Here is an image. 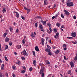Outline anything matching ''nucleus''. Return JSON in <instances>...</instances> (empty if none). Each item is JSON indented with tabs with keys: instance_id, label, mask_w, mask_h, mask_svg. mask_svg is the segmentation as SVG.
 <instances>
[{
	"instance_id": "f257e3e1",
	"label": "nucleus",
	"mask_w": 77,
	"mask_h": 77,
	"mask_svg": "<svg viewBox=\"0 0 77 77\" xmlns=\"http://www.w3.org/2000/svg\"><path fill=\"white\" fill-rule=\"evenodd\" d=\"M66 5H67V6H69V7H71L74 6V4H73V2H69V0L67 1V2H66Z\"/></svg>"
},
{
	"instance_id": "f03ea898",
	"label": "nucleus",
	"mask_w": 77,
	"mask_h": 77,
	"mask_svg": "<svg viewBox=\"0 0 77 77\" xmlns=\"http://www.w3.org/2000/svg\"><path fill=\"white\" fill-rule=\"evenodd\" d=\"M44 67L43 66H41V69L39 72L40 74H42V72H43L44 71Z\"/></svg>"
},
{
	"instance_id": "7ed1b4c3",
	"label": "nucleus",
	"mask_w": 77,
	"mask_h": 77,
	"mask_svg": "<svg viewBox=\"0 0 77 77\" xmlns=\"http://www.w3.org/2000/svg\"><path fill=\"white\" fill-rule=\"evenodd\" d=\"M23 54V55H24V56H27V52H26V50H24V51L21 52V54H22V53Z\"/></svg>"
},
{
	"instance_id": "20e7f679",
	"label": "nucleus",
	"mask_w": 77,
	"mask_h": 77,
	"mask_svg": "<svg viewBox=\"0 0 77 77\" xmlns=\"http://www.w3.org/2000/svg\"><path fill=\"white\" fill-rule=\"evenodd\" d=\"M71 36L72 37H75L76 36V33L75 32H72L71 33Z\"/></svg>"
},
{
	"instance_id": "39448f33",
	"label": "nucleus",
	"mask_w": 77,
	"mask_h": 77,
	"mask_svg": "<svg viewBox=\"0 0 77 77\" xmlns=\"http://www.w3.org/2000/svg\"><path fill=\"white\" fill-rule=\"evenodd\" d=\"M64 12L65 14L67 16H68L69 15V12H68V11H67L66 10H64Z\"/></svg>"
},
{
	"instance_id": "423d86ee",
	"label": "nucleus",
	"mask_w": 77,
	"mask_h": 77,
	"mask_svg": "<svg viewBox=\"0 0 77 77\" xmlns=\"http://www.w3.org/2000/svg\"><path fill=\"white\" fill-rule=\"evenodd\" d=\"M2 70H3L5 69V64H2L1 67Z\"/></svg>"
},
{
	"instance_id": "0eeeda50",
	"label": "nucleus",
	"mask_w": 77,
	"mask_h": 77,
	"mask_svg": "<svg viewBox=\"0 0 77 77\" xmlns=\"http://www.w3.org/2000/svg\"><path fill=\"white\" fill-rule=\"evenodd\" d=\"M70 65L72 67V68H74V63L72 62L71 61L70 62Z\"/></svg>"
},
{
	"instance_id": "6e6552de",
	"label": "nucleus",
	"mask_w": 77,
	"mask_h": 77,
	"mask_svg": "<svg viewBox=\"0 0 77 77\" xmlns=\"http://www.w3.org/2000/svg\"><path fill=\"white\" fill-rule=\"evenodd\" d=\"M45 51H46V52H47V53H48V52H50V51H51V50H50V49H48V48H46L45 49Z\"/></svg>"
},
{
	"instance_id": "1a4fd4ad",
	"label": "nucleus",
	"mask_w": 77,
	"mask_h": 77,
	"mask_svg": "<svg viewBox=\"0 0 77 77\" xmlns=\"http://www.w3.org/2000/svg\"><path fill=\"white\" fill-rule=\"evenodd\" d=\"M44 40H45V39L43 38H42L41 39V40H42L41 43L42 45H44Z\"/></svg>"
},
{
	"instance_id": "9d476101",
	"label": "nucleus",
	"mask_w": 77,
	"mask_h": 77,
	"mask_svg": "<svg viewBox=\"0 0 77 77\" xmlns=\"http://www.w3.org/2000/svg\"><path fill=\"white\" fill-rule=\"evenodd\" d=\"M35 50L37 51H39V48H38V47L37 46H36L35 47Z\"/></svg>"
},
{
	"instance_id": "9b49d317",
	"label": "nucleus",
	"mask_w": 77,
	"mask_h": 77,
	"mask_svg": "<svg viewBox=\"0 0 77 77\" xmlns=\"http://www.w3.org/2000/svg\"><path fill=\"white\" fill-rule=\"evenodd\" d=\"M9 41V38L8 37H6L5 39V42H8Z\"/></svg>"
},
{
	"instance_id": "f8f14e48",
	"label": "nucleus",
	"mask_w": 77,
	"mask_h": 77,
	"mask_svg": "<svg viewBox=\"0 0 77 77\" xmlns=\"http://www.w3.org/2000/svg\"><path fill=\"white\" fill-rule=\"evenodd\" d=\"M14 13H16V17L17 18H18L19 17V14H18V13L16 12V11H14Z\"/></svg>"
},
{
	"instance_id": "ddd939ff",
	"label": "nucleus",
	"mask_w": 77,
	"mask_h": 77,
	"mask_svg": "<svg viewBox=\"0 0 77 77\" xmlns=\"http://www.w3.org/2000/svg\"><path fill=\"white\" fill-rule=\"evenodd\" d=\"M42 21L43 23V25H45V24H46V21H43V20H42L41 21V23L42 22Z\"/></svg>"
},
{
	"instance_id": "4468645a",
	"label": "nucleus",
	"mask_w": 77,
	"mask_h": 77,
	"mask_svg": "<svg viewBox=\"0 0 77 77\" xmlns=\"http://www.w3.org/2000/svg\"><path fill=\"white\" fill-rule=\"evenodd\" d=\"M44 4L45 5H48V2L47 0H45L44 2Z\"/></svg>"
},
{
	"instance_id": "2eb2a0df",
	"label": "nucleus",
	"mask_w": 77,
	"mask_h": 77,
	"mask_svg": "<svg viewBox=\"0 0 77 77\" xmlns=\"http://www.w3.org/2000/svg\"><path fill=\"white\" fill-rule=\"evenodd\" d=\"M59 52H60L59 50H57V51H55V54H59Z\"/></svg>"
},
{
	"instance_id": "dca6fc26",
	"label": "nucleus",
	"mask_w": 77,
	"mask_h": 77,
	"mask_svg": "<svg viewBox=\"0 0 77 77\" xmlns=\"http://www.w3.org/2000/svg\"><path fill=\"white\" fill-rule=\"evenodd\" d=\"M39 29H43V27H42V26L41 24H39Z\"/></svg>"
},
{
	"instance_id": "f3484780",
	"label": "nucleus",
	"mask_w": 77,
	"mask_h": 77,
	"mask_svg": "<svg viewBox=\"0 0 77 77\" xmlns=\"http://www.w3.org/2000/svg\"><path fill=\"white\" fill-rule=\"evenodd\" d=\"M16 48L18 49H19L21 48V45H18L16 47Z\"/></svg>"
},
{
	"instance_id": "a211bd4d",
	"label": "nucleus",
	"mask_w": 77,
	"mask_h": 77,
	"mask_svg": "<svg viewBox=\"0 0 77 77\" xmlns=\"http://www.w3.org/2000/svg\"><path fill=\"white\" fill-rule=\"evenodd\" d=\"M59 15V13H58L55 15V19H57V16Z\"/></svg>"
},
{
	"instance_id": "6ab92c4d",
	"label": "nucleus",
	"mask_w": 77,
	"mask_h": 77,
	"mask_svg": "<svg viewBox=\"0 0 77 77\" xmlns=\"http://www.w3.org/2000/svg\"><path fill=\"white\" fill-rule=\"evenodd\" d=\"M59 15V13H58L55 15V19H57V16Z\"/></svg>"
},
{
	"instance_id": "aec40b11",
	"label": "nucleus",
	"mask_w": 77,
	"mask_h": 77,
	"mask_svg": "<svg viewBox=\"0 0 77 77\" xmlns=\"http://www.w3.org/2000/svg\"><path fill=\"white\" fill-rule=\"evenodd\" d=\"M59 15V13H58L55 15V19H57V16Z\"/></svg>"
},
{
	"instance_id": "412c9836",
	"label": "nucleus",
	"mask_w": 77,
	"mask_h": 77,
	"mask_svg": "<svg viewBox=\"0 0 77 77\" xmlns=\"http://www.w3.org/2000/svg\"><path fill=\"white\" fill-rule=\"evenodd\" d=\"M33 63L35 66H36V60H34L33 61Z\"/></svg>"
},
{
	"instance_id": "4be33fe9",
	"label": "nucleus",
	"mask_w": 77,
	"mask_h": 77,
	"mask_svg": "<svg viewBox=\"0 0 77 77\" xmlns=\"http://www.w3.org/2000/svg\"><path fill=\"white\" fill-rule=\"evenodd\" d=\"M56 26H57V27H60V24L59 23H57L56 24Z\"/></svg>"
},
{
	"instance_id": "5701e85b",
	"label": "nucleus",
	"mask_w": 77,
	"mask_h": 77,
	"mask_svg": "<svg viewBox=\"0 0 77 77\" xmlns=\"http://www.w3.org/2000/svg\"><path fill=\"white\" fill-rule=\"evenodd\" d=\"M0 77H4V75L1 72H0Z\"/></svg>"
},
{
	"instance_id": "b1692460",
	"label": "nucleus",
	"mask_w": 77,
	"mask_h": 77,
	"mask_svg": "<svg viewBox=\"0 0 77 77\" xmlns=\"http://www.w3.org/2000/svg\"><path fill=\"white\" fill-rule=\"evenodd\" d=\"M2 11L3 12V13H5V12H6V9H5V8H3Z\"/></svg>"
},
{
	"instance_id": "393cba45",
	"label": "nucleus",
	"mask_w": 77,
	"mask_h": 77,
	"mask_svg": "<svg viewBox=\"0 0 77 77\" xmlns=\"http://www.w3.org/2000/svg\"><path fill=\"white\" fill-rule=\"evenodd\" d=\"M45 62L47 64H48H48H50V62L48 60H46L45 61Z\"/></svg>"
},
{
	"instance_id": "a878e982",
	"label": "nucleus",
	"mask_w": 77,
	"mask_h": 77,
	"mask_svg": "<svg viewBox=\"0 0 77 77\" xmlns=\"http://www.w3.org/2000/svg\"><path fill=\"white\" fill-rule=\"evenodd\" d=\"M12 30H13V29L12 27H11V26H10V30L11 32H12Z\"/></svg>"
},
{
	"instance_id": "bb28decb",
	"label": "nucleus",
	"mask_w": 77,
	"mask_h": 77,
	"mask_svg": "<svg viewBox=\"0 0 77 77\" xmlns=\"http://www.w3.org/2000/svg\"><path fill=\"white\" fill-rule=\"evenodd\" d=\"M30 9H28L27 10V13L28 14L30 12Z\"/></svg>"
},
{
	"instance_id": "cd10ccee",
	"label": "nucleus",
	"mask_w": 77,
	"mask_h": 77,
	"mask_svg": "<svg viewBox=\"0 0 77 77\" xmlns=\"http://www.w3.org/2000/svg\"><path fill=\"white\" fill-rule=\"evenodd\" d=\"M7 35V33L6 32H5V33H4V35H3V36L4 38H5V37H6Z\"/></svg>"
},
{
	"instance_id": "c85d7f7f",
	"label": "nucleus",
	"mask_w": 77,
	"mask_h": 77,
	"mask_svg": "<svg viewBox=\"0 0 77 77\" xmlns=\"http://www.w3.org/2000/svg\"><path fill=\"white\" fill-rule=\"evenodd\" d=\"M48 53V54L49 55H50V56H51V55H52V54H51V52L50 51Z\"/></svg>"
},
{
	"instance_id": "c756f323",
	"label": "nucleus",
	"mask_w": 77,
	"mask_h": 77,
	"mask_svg": "<svg viewBox=\"0 0 77 77\" xmlns=\"http://www.w3.org/2000/svg\"><path fill=\"white\" fill-rule=\"evenodd\" d=\"M36 18H39L40 19H41H41H42V17H41L40 16H37V17H35Z\"/></svg>"
},
{
	"instance_id": "7c9ffc66",
	"label": "nucleus",
	"mask_w": 77,
	"mask_h": 77,
	"mask_svg": "<svg viewBox=\"0 0 77 77\" xmlns=\"http://www.w3.org/2000/svg\"><path fill=\"white\" fill-rule=\"evenodd\" d=\"M74 60H77V54H76L75 58H74Z\"/></svg>"
},
{
	"instance_id": "2f4dec72",
	"label": "nucleus",
	"mask_w": 77,
	"mask_h": 77,
	"mask_svg": "<svg viewBox=\"0 0 77 77\" xmlns=\"http://www.w3.org/2000/svg\"><path fill=\"white\" fill-rule=\"evenodd\" d=\"M8 46L7 45H5V50H6V49H8Z\"/></svg>"
},
{
	"instance_id": "473e14b6",
	"label": "nucleus",
	"mask_w": 77,
	"mask_h": 77,
	"mask_svg": "<svg viewBox=\"0 0 77 77\" xmlns=\"http://www.w3.org/2000/svg\"><path fill=\"white\" fill-rule=\"evenodd\" d=\"M4 57L6 61H7V62H8V59L7 58V57Z\"/></svg>"
},
{
	"instance_id": "72a5a7b5",
	"label": "nucleus",
	"mask_w": 77,
	"mask_h": 77,
	"mask_svg": "<svg viewBox=\"0 0 77 77\" xmlns=\"http://www.w3.org/2000/svg\"><path fill=\"white\" fill-rule=\"evenodd\" d=\"M21 73L22 74H24V73H25L26 72V71L25 70H23L21 72Z\"/></svg>"
},
{
	"instance_id": "f704fd0d",
	"label": "nucleus",
	"mask_w": 77,
	"mask_h": 77,
	"mask_svg": "<svg viewBox=\"0 0 77 77\" xmlns=\"http://www.w3.org/2000/svg\"><path fill=\"white\" fill-rule=\"evenodd\" d=\"M54 32L55 33H56V32H57V31L56 30V28H54Z\"/></svg>"
},
{
	"instance_id": "c9c22d12",
	"label": "nucleus",
	"mask_w": 77,
	"mask_h": 77,
	"mask_svg": "<svg viewBox=\"0 0 77 77\" xmlns=\"http://www.w3.org/2000/svg\"><path fill=\"white\" fill-rule=\"evenodd\" d=\"M68 39H73L74 38L72 37H67Z\"/></svg>"
},
{
	"instance_id": "e433bc0d",
	"label": "nucleus",
	"mask_w": 77,
	"mask_h": 77,
	"mask_svg": "<svg viewBox=\"0 0 77 77\" xmlns=\"http://www.w3.org/2000/svg\"><path fill=\"white\" fill-rule=\"evenodd\" d=\"M32 70H33V69L32 68V67H30L29 68V71H32Z\"/></svg>"
},
{
	"instance_id": "4c0bfd02",
	"label": "nucleus",
	"mask_w": 77,
	"mask_h": 77,
	"mask_svg": "<svg viewBox=\"0 0 77 77\" xmlns=\"http://www.w3.org/2000/svg\"><path fill=\"white\" fill-rule=\"evenodd\" d=\"M32 52L33 53V56H35V51H32Z\"/></svg>"
},
{
	"instance_id": "58836bf2",
	"label": "nucleus",
	"mask_w": 77,
	"mask_h": 77,
	"mask_svg": "<svg viewBox=\"0 0 77 77\" xmlns=\"http://www.w3.org/2000/svg\"><path fill=\"white\" fill-rule=\"evenodd\" d=\"M47 31L48 32V33H51V31H50L48 30V29H47Z\"/></svg>"
},
{
	"instance_id": "ea45409f",
	"label": "nucleus",
	"mask_w": 77,
	"mask_h": 77,
	"mask_svg": "<svg viewBox=\"0 0 77 77\" xmlns=\"http://www.w3.org/2000/svg\"><path fill=\"white\" fill-rule=\"evenodd\" d=\"M47 48H48L49 49H51V47H50V46L48 45H47Z\"/></svg>"
},
{
	"instance_id": "a19ab883",
	"label": "nucleus",
	"mask_w": 77,
	"mask_h": 77,
	"mask_svg": "<svg viewBox=\"0 0 77 77\" xmlns=\"http://www.w3.org/2000/svg\"><path fill=\"white\" fill-rule=\"evenodd\" d=\"M63 48L64 47H65V48H66V45L65 44H63Z\"/></svg>"
},
{
	"instance_id": "79ce46f5",
	"label": "nucleus",
	"mask_w": 77,
	"mask_h": 77,
	"mask_svg": "<svg viewBox=\"0 0 77 77\" xmlns=\"http://www.w3.org/2000/svg\"><path fill=\"white\" fill-rule=\"evenodd\" d=\"M61 17L63 18H64V16H63V14H61Z\"/></svg>"
},
{
	"instance_id": "37998d69",
	"label": "nucleus",
	"mask_w": 77,
	"mask_h": 77,
	"mask_svg": "<svg viewBox=\"0 0 77 77\" xmlns=\"http://www.w3.org/2000/svg\"><path fill=\"white\" fill-rule=\"evenodd\" d=\"M9 44L10 46H11L12 44V42H10L9 43Z\"/></svg>"
},
{
	"instance_id": "c03bdc74",
	"label": "nucleus",
	"mask_w": 77,
	"mask_h": 77,
	"mask_svg": "<svg viewBox=\"0 0 77 77\" xmlns=\"http://www.w3.org/2000/svg\"><path fill=\"white\" fill-rule=\"evenodd\" d=\"M21 59H22V60H25L26 59L25 58H24V57H22Z\"/></svg>"
},
{
	"instance_id": "a18cd8bd",
	"label": "nucleus",
	"mask_w": 77,
	"mask_h": 77,
	"mask_svg": "<svg viewBox=\"0 0 77 77\" xmlns=\"http://www.w3.org/2000/svg\"><path fill=\"white\" fill-rule=\"evenodd\" d=\"M47 25L49 26V27H51L50 26H51V25L50 23H48Z\"/></svg>"
},
{
	"instance_id": "49530a36",
	"label": "nucleus",
	"mask_w": 77,
	"mask_h": 77,
	"mask_svg": "<svg viewBox=\"0 0 77 77\" xmlns=\"http://www.w3.org/2000/svg\"><path fill=\"white\" fill-rule=\"evenodd\" d=\"M42 77H44L45 76L44 73L43 72V73H42Z\"/></svg>"
},
{
	"instance_id": "de8ad7c7",
	"label": "nucleus",
	"mask_w": 77,
	"mask_h": 77,
	"mask_svg": "<svg viewBox=\"0 0 77 77\" xmlns=\"http://www.w3.org/2000/svg\"><path fill=\"white\" fill-rule=\"evenodd\" d=\"M35 26L36 27H38V23H35Z\"/></svg>"
},
{
	"instance_id": "09e8293b",
	"label": "nucleus",
	"mask_w": 77,
	"mask_h": 77,
	"mask_svg": "<svg viewBox=\"0 0 77 77\" xmlns=\"http://www.w3.org/2000/svg\"><path fill=\"white\" fill-rule=\"evenodd\" d=\"M21 17H22V19L23 20H25V17H23V16H21Z\"/></svg>"
},
{
	"instance_id": "8fccbe9b",
	"label": "nucleus",
	"mask_w": 77,
	"mask_h": 77,
	"mask_svg": "<svg viewBox=\"0 0 77 77\" xmlns=\"http://www.w3.org/2000/svg\"><path fill=\"white\" fill-rule=\"evenodd\" d=\"M35 35H36V32H34V34H33V37L35 38Z\"/></svg>"
},
{
	"instance_id": "3c124183",
	"label": "nucleus",
	"mask_w": 77,
	"mask_h": 77,
	"mask_svg": "<svg viewBox=\"0 0 77 77\" xmlns=\"http://www.w3.org/2000/svg\"><path fill=\"white\" fill-rule=\"evenodd\" d=\"M56 36L57 37L59 35V33L58 32H57V33H56Z\"/></svg>"
},
{
	"instance_id": "603ef678",
	"label": "nucleus",
	"mask_w": 77,
	"mask_h": 77,
	"mask_svg": "<svg viewBox=\"0 0 77 77\" xmlns=\"http://www.w3.org/2000/svg\"><path fill=\"white\" fill-rule=\"evenodd\" d=\"M5 75L6 76V77H8V73L7 72H6L5 73Z\"/></svg>"
},
{
	"instance_id": "864d4df0",
	"label": "nucleus",
	"mask_w": 77,
	"mask_h": 77,
	"mask_svg": "<svg viewBox=\"0 0 77 77\" xmlns=\"http://www.w3.org/2000/svg\"><path fill=\"white\" fill-rule=\"evenodd\" d=\"M22 43L23 44H25V42L24 41V40H23L22 41Z\"/></svg>"
},
{
	"instance_id": "5fc2aeb1",
	"label": "nucleus",
	"mask_w": 77,
	"mask_h": 77,
	"mask_svg": "<svg viewBox=\"0 0 77 77\" xmlns=\"http://www.w3.org/2000/svg\"><path fill=\"white\" fill-rule=\"evenodd\" d=\"M68 74H71V70H69L68 71Z\"/></svg>"
},
{
	"instance_id": "6e6d98bb",
	"label": "nucleus",
	"mask_w": 77,
	"mask_h": 77,
	"mask_svg": "<svg viewBox=\"0 0 77 77\" xmlns=\"http://www.w3.org/2000/svg\"><path fill=\"white\" fill-rule=\"evenodd\" d=\"M49 30L51 31V32L52 31V29H51V27H49Z\"/></svg>"
},
{
	"instance_id": "4d7b16f0",
	"label": "nucleus",
	"mask_w": 77,
	"mask_h": 77,
	"mask_svg": "<svg viewBox=\"0 0 77 77\" xmlns=\"http://www.w3.org/2000/svg\"><path fill=\"white\" fill-rule=\"evenodd\" d=\"M17 63L18 65H20V61H18L17 63Z\"/></svg>"
},
{
	"instance_id": "13d9d810",
	"label": "nucleus",
	"mask_w": 77,
	"mask_h": 77,
	"mask_svg": "<svg viewBox=\"0 0 77 77\" xmlns=\"http://www.w3.org/2000/svg\"><path fill=\"white\" fill-rule=\"evenodd\" d=\"M55 17L54 16H53L52 18V20H54V18H55Z\"/></svg>"
},
{
	"instance_id": "bf43d9fd",
	"label": "nucleus",
	"mask_w": 77,
	"mask_h": 77,
	"mask_svg": "<svg viewBox=\"0 0 77 77\" xmlns=\"http://www.w3.org/2000/svg\"><path fill=\"white\" fill-rule=\"evenodd\" d=\"M19 32L18 29H17V30L16 31V33H18Z\"/></svg>"
},
{
	"instance_id": "052dcab7",
	"label": "nucleus",
	"mask_w": 77,
	"mask_h": 77,
	"mask_svg": "<svg viewBox=\"0 0 77 77\" xmlns=\"http://www.w3.org/2000/svg\"><path fill=\"white\" fill-rule=\"evenodd\" d=\"M24 9H25V10H27V9H28V8H27L26 7H24Z\"/></svg>"
},
{
	"instance_id": "680f3d73",
	"label": "nucleus",
	"mask_w": 77,
	"mask_h": 77,
	"mask_svg": "<svg viewBox=\"0 0 77 77\" xmlns=\"http://www.w3.org/2000/svg\"><path fill=\"white\" fill-rule=\"evenodd\" d=\"M56 6V4H54V8Z\"/></svg>"
},
{
	"instance_id": "e2e57ef3",
	"label": "nucleus",
	"mask_w": 77,
	"mask_h": 77,
	"mask_svg": "<svg viewBox=\"0 0 77 77\" xmlns=\"http://www.w3.org/2000/svg\"><path fill=\"white\" fill-rule=\"evenodd\" d=\"M64 59H65V60H67V59L66 58V57H65V56H64Z\"/></svg>"
},
{
	"instance_id": "0e129e2a",
	"label": "nucleus",
	"mask_w": 77,
	"mask_h": 77,
	"mask_svg": "<svg viewBox=\"0 0 77 77\" xmlns=\"http://www.w3.org/2000/svg\"><path fill=\"white\" fill-rule=\"evenodd\" d=\"M14 54H15L16 55H17V52H14Z\"/></svg>"
},
{
	"instance_id": "69168bd1",
	"label": "nucleus",
	"mask_w": 77,
	"mask_h": 77,
	"mask_svg": "<svg viewBox=\"0 0 77 77\" xmlns=\"http://www.w3.org/2000/svg\"><path fill=\"white\" fill-rule=\"evenodd\" d=\"M73 18L74 19H76V16H74Z\"/></svg>"
},
{
	"instance_id": "338daca9",
	"label": "nucleus",
	"mask_w": 77,
	"mask_h": 77,
	"mask_svg": "<svg viewBox=\"0 0 77 77\" xmlns=\"http://www.w3.org/2000/svg\"><path fill=\"white\" fill-rule=\"evenodd\" d=\"M63 50H65H65H66V48H64Z\"/></svg>"
},
{
	"instance_id": "774afa93",
	"label": "nucleus",
	"mask_w": 77,
	"mask_h": 77,
	"mask_svg": "<svg viewBox=\"0 0 77 77\" xmlns=\"http://www.w3.org/2000/svg\"><path fill=\"white\" fill-rule=\"evenodd\" d=\"M13 77H15V75L13 74Z\"/></svg>"
}]
</instances>
